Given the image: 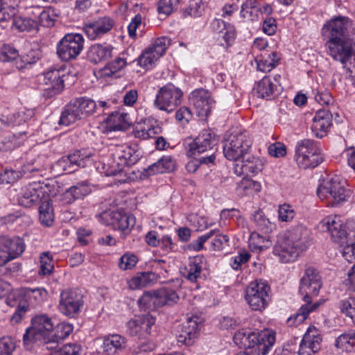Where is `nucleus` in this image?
<instances>
[{"label":"nucleus","mask_w":355,"mask_h":355,"mask_svg":"<svg viewBox=\"0 0 355 355\" xmlns=\"http://www.w3.org/2000/svg\"><path fill=\"white\" fill-rule=\"evenodd\" d=\"M91 188L87 181H82L69 188L64 193V199L67 203H72L76 200L81 199L91 193Z\"/></svg>","instance_id":"obj_38"},{"label":"nucleus","mask_w":355,"mask_h":355,"mask_svg":"<svg viewBox=\"0 0 355 355\" xmlns=\"http://www.w3.org/2000/svg\"><path fill=\"white\" fill-rule=\"evenodd\" d=\"M302 252L284 237L279 239L273 248L274 255L282 263L295 261Z\"/></svg>","instance_id":"obj_20"},{"label":"nucleus","mask_w":355,"mask_h":355,"mask_svg":"<svg viewBox=\"0 0 355 355\" xmlns=\"http://www.w3.org/2000/svg\"><path fill=\"white\" fill-rule=\"evenodd\" d=\"M318 195L320 198H326L332 206H337L349 197V191L340 182L338 177L327 181L318 189Z\"/></svg>","instance_id":"obj_8"},{"label":"nucleus","mask_w":355,"mask_h":355,"mask_svg":"<svg viewBox=\"0 0 355 355\" xmlns=\"http://www.w3.org/2000/svg\"><path fill=\"white\" fill-rule=\"evenodd\" d=\"M54 269L53 257L49 252H44L40 254V266L38 274L40 276L50 275Z\"/></svg>","instance_id":"obj_57"},{"label":"nucleus","mask_w":355,"mask_h":355,"mask_svg":"<svg viewBox=\"0 0 355 355\" xmlns=\"http://www.w3.org/2000/svg\"><path fill=\"white\" fill-rule=\"evenodd\" d=\"M67 75L65 69L50 68L44 73V83L49 86L48 89L52 90L53 94L61 92L64 87V78Z\"/></svg>","instance_id":"obj_25"},{"label":"nucleus","mask_w":355,"mask_h":355,"mask_svg":"<svg viewBox=\"0 0 355 355\" xmlns=\"http://www.w3.org/2000/svg\"><path fill=\"white\" fill-rule=\"evenodd\" d=\"M22 177V173L19 171L12 168H6L0 173V184H12Z\"/></svg>","instance_id":"obj_63"},{"label":"nucleus","mask_w":355,"mask_h":355,"mask_svg":"<svg viewBox=\"0 0 355 355\" xmlns=\"http://www.w3.org/2000/svg\"><path fill=\"white\" fill-rule=\"evenodd\" d=\"M38 60V58L35 55V52L33 50L29 51L27 53L20 55L15 61L16 67L19 69L28 68L34 64Z\"/></svg>","instance_id":"obj_60"},{"label":"nucleus","mask_w":355,"mask_h":355,"mask_svg":"<svg viewBox=\"0 0 355 355\" xmlns=\"http://www.w3.org/2000/svg\"><path fill=\"white\" fill-rule=\"evenodd\" d=\"M73 329V325L69 323L62 322L57 325L51 337H44L45 349H55L59 347L60 343L68 337Z\"/></svg>","instance_id":"obj_27"},{"label":"nucleus","mask_w":355,"mask_h":355,"mask_svg":"<svg viewBox=\"0 0 355 355\" xmlns=\"http://www.w3.org/2000/svg\"><path fill=\"white\" fill-rule=\"evenodd\" d=\"M279 57L276 52H271L267 58H262L257 62V69L262 72H269L273 69L277 64Z\"/></svg>","instance_id":"obj_55"},{"label":"nucleus","mask_w":355,"mask_h":355,"mask_svg":"<svg viewBox=\"0 0 355 355\" xmlns=\"http://www.w3.org/2000/svg\"><path fill=\"white\" fill-rule=\"evenodd\" d=\"M113 49L112 45L105 43L93 44L87 52V58L91 62L99 63L111 58Z\"/></svg>","instance_id":"obj_35"},{"label":"nucleus","mask_w":355,"mask_h":355,"mask_svg":"<svg viewBox=\"0 0 355 355\" xmlns=\"http://www.w3.org/2000/svg\"><path fill=\"white\" fill-rule=\"evenodd\" d=\"M124 53L120 54L112 61L108 62L103 69V74L105 76H114L116 73L120 71L127 65V60Z\"/></svg>","instance_id":"obj_50"},{"label":"nucleus","mask_w":355,"mask_h":355,"mask_svg":"<svg viewBox=\"0 0 355 355\" xmlns=\"http://www.w3.org/2000/svg\"><path fill=\"white\" fill-rule=\"evenodd\" d=\"M128 114L127 113L115 112L110 114L106 121V128L110 131H119L122 130L126 128L127 118Z\"/></svg>","instance_id":"obj_42"},{"label":"nucleus","mask_w":355,"mask_h":355,"mask_svg":"<svg viewBox=\"0 0 355 355\" xmlns=\"http://www.w3.org/2000/svg\"><path fill=\"white\" fill-rule=\"evenodd\" d=\"M111 157L119 170L125 166H130L135 164L140 159V153L131 146L123 144L114 146L110 149Z\"/></svg>","instance_id":"obj_12"},{"label":"nucleus","mask_w":355,"mask_h":355,"mask_svg":"<svg viewBox=\"0 0 355 355\" xmlns=\"http://www.w3.org/2000/svg\"><path fill=\"white\" fill-rule=\"evenodd\" d=\"M322 338L318 331L309 328L300 343L298 355H313L321 348Z\"/></svg>","instance_id":"obj_22"},{"label":"nucleus","mask_w":355,"mask_h":355,"mask_svg":"<svg viewBox=\"0 0 355 355\" xmlns=\"http://www.w3.org/2000/svg\"><path fill=\"white\" fill-rule=\"evenodd\" d=\"M189 101L195 107L199 116H207L215 103L211 93L205 89L198 88L191 92Z\"/></svg>","instance_id":"obj_15"},{"label":"nucleus","mask_w":355,"mask_h":355,"mask_svg":"<svg viewBox=\"0 0 355 355\" xmlns=\"http://www.w3.org/2000/svg\"><path fill=\"white\" fill-rule=\"evenodd\" d=\"M83 305V295L77 290L67 289L60 293L58 309L64 315L70 318H76Z\"/></svg>","instance_id":"obj_9"},{"label":"nucleus","mask_w":355,"mask_h":355,"mask_svg":"<svg viewBox=\"0 0 355 355\" xmlns=\"http://www.w3.org/2000/svg\"><path fill=\"white\" fill-rule=\"evenodd\" d=\"M206 263V259L203 255H197L189 258L188 263L185 266L183 275L191 282L197 281L200 276L202 268Z\"/></svg>","instance_id":"obj_33"},{"label":"nucleus","mask_w":355,"mask_h":355,"mask_svg":"<svg viewBox=\"0 0 355 355\" xmlns=\"http://www.w3.org/2000/svg\"><path fill=\"white\" fill-rule=\"evenodd\" d=\"M32 322L33 326L27 328L23 336L24 344L27 349L37 342L44 345V337H51L54 327L51 318L45 314L35 316Z\"/></svg>","instance_id":"obj_4"},{"label":"nucleus","mask_w":355,"mask_h":355,"mask_svg":"<svg viewBox=\"0 0 355 355\" xmlns=\"http://www.w3.org/2000/svg\"><path fill=\"white\" fill-rule=\"evenodd\" d=\"M320 227L324 232L330 233L333 241L343 245L345 243L347 232L343 223L338 216H329L320 223Z\"/></svg>","instance_id":"obj_16"},{"label":"nucleus","mask_w":355,"mask_h":355,"mask_svg":"<svg viewBox=\"0 0 355 355\" xmlns=\"http://www.w3.org/2000/svg\"><path fill=\"white\" fill-rule=\"evenodd\" d=\"M304 304L301 306L297 312L288 318V321L294 320L295 324H299L306 320L311 313L316 311L322 306L324 300H319L315 302H312L311 295L308 294L302 295Z\"/></svg>","instance_id":"obj_26"},{"label":"nucleus","mask_w":355,"mask_h":355,"mask_svg":"<svg viewBox=\"0 0 355 355\" xmlns=\"http://www.w3.org/2000/svg\"><path fill=\"white\" fill-rule=\"evenodd\" d=\"M202 325L203 320L198 315L188 317L178 336V342L186 345H191L197 338Z\"/></svg>","instance_id":"obj_18"},{"label":"nucleus","mask_w":355,"mask_h":355,"mask_svg":"<svg viewBox=\"0 0 355 355\" xmlns=\"http://www.w3.org/2000/svg\"><path fill=\"white\" fill-rule=\"evenodd\" d=\"M18 294L24 298L28 306L40 305L48 297V291L43 287H22L18 291Z\"/></svg>","instance_id":"obj_32"},{"label":"nucleus","mask_w":355,"mask_h":355,"mask_svg":"<svg viewBox=\"0 0 355 355\" xmlns=\"http://www.w3.org/2000/svg\"><path fill=\"white\" fill-rule=\"evenodd\" d=\"M139 261L138 257L132 253H125L121 257L119 261V268L123 270H128L134 268Z\"/></svg>","instance_id":"obj_62"},{"label":"nucleus","mask_w":355,"mask_h":355,"mask_svg":"<svg viewBox=\"0 0 355 355\" xmlns=\"http://www.w3.org/2000/svg\"><path fill=\"white\" fill-rule=\"evenodd\" d=\"M327 53L334 60L345 65L353 55V40L349 39L327 40L325 43Z\"/></svg>","instance_id":"obj_11"},{"label":"nucleus","mask_w":355,"mask_h":355,"mask_svg":"<svg viewBox=\"0 0 355 355\" xmlns=\"http://www.w3.org/2000/svg\"><path fill=\"white\" fill-rule=\"evenodd\" d=\"M182 96L183 92L179 87L167 83L157 90L153 105L159 110L171 113L181 103Z\"/></svg>","instance_id":"obj_5"},{"label":"nucleus","mask_w":355,"mask_h":355,"mask_svg":"<svg viewBox=\"0 0 355 355\" xmlns=\"http://www.w3.org/2000/svg\"><path fill=\"white\" fill-rule=\"evenodd\" d=\"M58 15L55 9L48 8L42 10V12L38 14V20H35L36 29L40 26L44 27H52L55 24V21Z\"/></svg>","instance_id":"obj_51"},{"label":"nucleus","mask_w":355,"mask_h":355,"mask_svg":"<svg viewBox=\"0 0 355 355\" xmlns=\"http://www.w3.org/2000/svg\"><path fill=\"white\" fill-rule=\"evenodd\" d=\"M270 292V286L266 281L256 279L246 287L245 299L252 310L261 312L269 304Z\"/></svg>","instance_id":"obj_2"},{"label":"nucleus","mask_w":355,"mask_h":355,"mask_svg":"<svg viewBox=\"0 0 355 355\" xmlns=\"http://www.w3.org/2000/svg\"><path fill=\"white\" fill-rule=\"evenodd\" d=\"M81 119H83V117L79 112L76 104H75L73 101H71L63 108L58 124L68 126Z\"/></svg>","instance_id":"obj_40"},{"label":"nucleus","mask_w":355,"mask_h":355,"mask_svg":"<svg viewBox=\"0 0 355 355\" xmlns=\"http://www.w3.org/2000/svg\"><path fill=\"white\" fill-rule=\"evenodd\" d=\"M83 119L94 114L97 110L96 103L87 97L76 98L73 100Z\"/></svg>","instance_id":"obj_45"},{"label":"nucleus","mask_w":355,"mask_h":355,"mask_svg":"<svg viewBox=\"0 0 355 355\" xmlns=\"http://www.w3.org/2000/svg\"><path fill=\"white\" fill-rule=\"evenodd\" d=\"M90 161L89 155H84L80 151L77 150L67 157H63L59 164L67 173H72L78 168L85 167Z\"/></svg>","instance_id":"obj_30"},{"label":"nucleus","mask_w":355,"mask_h":355,"mask_svg":"<svg viewBox=\"0 0 355 355\" xmlns=\"http://www.w3.org/2000/svg\"><path fill=\"white\" fill-rule=\"evenodd\" d=\"M84 46V37L80 33H67L57 44V55L62 61L76 58Z\"/></svg>","instance_id":"obj_7"},{"label":"nucleus","mask_w":355,"mask_h":355,"mask_svg":"<svg viewBox=\"0 0 355 355\" xmlns=\"http://www.w3.org/2000/svg\"><path fill=\"white\" fill-rule=\"evenodd\" d=\"M158 277L153 272H139L129 280L128 286L133 290L150 286L157 282Z\"/></svg>","instance_id":"obj_39"},{"label":"nucleus","mask_w":355,"mask_h":355,"mask_svg":"<svg viewBox=\"0 0 355 355\" xmlns=\"http://www.w3.org/2000/svg\"><path fill=\"white\" fill-rule=\"evenodd\" d=\"M251 220L254 223L256 228L264 233L270 232L274 227V224L269 220L264 213L260 209L254 212Z\"/></svg>","instance_id":"obj_48"},{"label":"nucleus","mask_w":355,"mask_h":355,"mask_svg":"<svg viewBox=\"0 0 355 355\" xmlns=\"http://www.w3.org/2000/svg\"><path fill=\"white\" fill-rule=\"evenodd\" d=\"M261 189V186L259 182L245 178L240 182L237 187L238 192L242 195H251L260 191Z\"/></svg>","instance_id":"obj_56"},{"label":"nucleus","mask_w":355,"mask_h":355,"mask_svg":"<svg viewBox=\"0 0 355 355\" xmlns=\"http://www.w3.org/2000/svg\"><path fill=\"white\" fill-rule=\"evenodd\" d=\"M19 57L18 51L12 45H0V62H6L15 60Z\"/></svg>","instance_id":"obj_59"},{"label":"nucleus","mask_w":355,"mask_h":355,"mask_svg":"<svg viewBox=\"0 0 355 355\" xmlns=\"http://www.w3.org/2000/svg\"><path fill=\"white\" fill-rule=\"evenodd\" d=\"M332 114L329 110L322 109L318 110L311 125V131L313 135L319 139L325 137L331 125Z\"/></svg>","instance_id":"obj_23"},{"label":"nucleus","mask_w":355,"mask_h":355,"mask_svg":"<svg viewBox=\"0 0 355 355\" xmlns=\"http://www.w3.org/2000/svg\"><path fill=\"white\" fill-rule=\"evenodd\" d=\"M127 344L126 338L120 334H111L105 337L101 347L103 352L114 354L125 349Z\"/></svg>","instance_id":"obj_37"},{"label":"nucleus","mask_w":355,"mask_h":355,"mask_svg":"<svg viewBox=\"0 0 355 355\" xmlns=\"http://www.w3.org/2000/svg\"><path fill=\"white\" fill-rule=\"evenodd\" d=\"M263 164L261 159L254 156H249L242 160L241 164L235 165V173L241 175H256L263 169Z\"/></svg>","instance_id":"obj_34"},{"label":"nucleus","mask_w":355,"mask_h":355,"mask_svg":"<svg viewBox=\"0 0 355 355\" xmlns=\"http://www.w3.org/2000/svg\"><path fill=\"white\" fill-rule=\"evenodd\" d=\"M257 0H246L241 6L240 17L250 21L257 19V15H253L252 10L257 8Z\"/></svg>","instance_id":"obj_61"},{"label":"nucleus","mask_w":355,"mask_h":355,"mask_svg":"<svg viewBox=\"0 0 355 355\" xmlns=\"http://www.w3.org/2000/svg\"><path fill=\"white\" fill-rule=\"evenodd\" d=\"M335 346L342 351L351 352L355 347V331H350L340 335L336 340Z\"/></svg>","instance_id":"obj_53"},{"label":"nucleus","mask_w":355,"mask_h":355,"mask_svg":"<svg viewBox=\"0 0 355 355\" xmlns=\"http://www.w3.org/2000/svg\"><path fill=\"white\" fill-rule=\"evenodd\" d=\"M39 220L41 224L51 227L54 221L53 209L49 200H44L39 207Z\"/></svg>","instance_id":"obj_47"},{"label":"nucleus","mask_w":355,"mask_h":355,"mask_svg":"<svg viewBox=\"0 0 355 355\" xmlns=\"http://www.w3.org/2000/svg\"><path fill=\"white\" fill-rule=\"evenodd\" d=\"M175 168V162L170 156H163L157 162L151 164L146 170L148 175H153L156 173H169Z\"/></svg>","instance_id":"obj_41"},{"label":"nucleus","mask_w":355,"mask_h":355,"mask_svg":"<svg viewBox=\"0 0 355 355\" xmlns=\"http://www.w3.org/2000/svg\"><path fill=\"white\" fill-rule=\"evenodd\" d=\"M114 21L108 17H100L98 19L85 24L84 32L91 40L101 38L107 33L113 27Z\"/></svg>","instance_id":"obj_21"},{"label":"nucleus","mask_w":355,"mask_h":355,"mask_svg":"<svg viewBox=\"0 0 355 355\" xmlns=\"http://www.w3.org/2000/svg\"><path fill=\"white\" fill-rule=\"evenodd\" d=\"M155 322V318L150 314L137 317L127 322V331L131 336L137 337L139 339H146L151 334Z\"/></svg>","instance_id":"obj_13"},{"label":"nucleus","mask_w":355,"mask_h":355,"mask_svg":"<svg viewBox=\"0 0 355 355\" xmlns=\"http://www.w3.org/2000/svg\"><path fill=\"white\" fill-rule=\"evenodd\" d=\"M159 307L164 305H171L178 302L179 297L175 291L171 288L163 287L157 289Z\"/></svg>","instance_id":"obj_54"},{"label":"nucleus","mask_w":355,"mask_h":355,"mask_svg":"<svg viewBox=\"0 0 355 355\" xmlns=\"http://www.w3.org/2000/svg\"><path fill=\"white\" fill-rule=\"evenodd\" d=\"M19 2L20 0H0V22L13 20Z\"/></svg>","instance_id":"obj_43"},{"label":"nucleus","mask_w":355,"mask_h":355,"mask_svg":"<svg viewBox=\"0 0 355 355\" xmlns=\"http://www.w3.org/2000/svg\"><path fill=\"white\" fill-rule=\"evenodd\" d=\"M0 242L3 245V248L7 250L13 259L19 257L26 248L24 239L19 236L3 237Z\"/></svg>","instance_id":"obj_36"},{"label":"nucleus","mask_w":355,"mask_h":355,"mask_svg":"<svg viewBox=\"0 0 355 355\" xmlns=\"http://www.w3.org/2000/svg\"><path fill=\"white\" fill-rule=\"evenodd\" d=\"M132 132L136 138L145 140L161 134L162 128L155 118L148 117L137 122Z\"/></svg>","instance_id":"obj_19"},{"label":"nucleus","mask_w":355,"mask_h":355,"mask_svg":"<svg viewBox=\"0 0 355 355\" xmlns=\"http://www.w3.org/2000/svg\"><path fill=\"white\" fill-rule=\"evenodd\" d=\"M215 144V137L211 131L203 130L189 145V150L195 155L211 149Z\"/></svg>","instance_id":"obj_28"},{"label":"nucleus","mask_w":355,"mask_h":355,"mask_svg":"<svg viewBox=\"0 0 355 355\" xmlns=\"http://www.w3.org/2000/svg\"><path fill=\"white\" fill-rule=\"evenodd\" d=\"M252 346L260 347L262 351L269 352L275 343L276 334L272 329H266L261 331H253L251 336Z\"/></svg>","instance_id":"obj_29"},{"label":"nucleus","mask_w":355,"mask_h":355,"mask_svg":"<svg viewBox=\"0 0 355 355\" xmlns=\"http://www.w3.org/2000/svg\"><path fill=\"white\" fill-rule=\"evenodd\" d=\"M169 44L170 40L168 37H158L146 47L135 61H137L138 66L145 70L152 69L164 55Z\"/></svg>","instance_id":"obj_6"},{"label":"nucleus","mask_w":355,"mask_h":355,"mask_svg":"<svg viewBox=\"0 0 355 355\" xmlns=\"http://www.w3.org/2000/svg\"><path fill=\"white\" fill-rule=\"evenodd\" d=\"M46 184L43 186L40 182H32L21 189L18 196V202L21 206L30 207L41 202L44 198Z\"/></svg>","instance_id":"obj_14"},{"label":"nucleus","mask_w":355,"mask_h":355,"mask_svg":"<svg viewBox=\"0 0 355 355\" xmlns=\"http://www.w3.org/2000/svg\"><path fill=\"white\" fill-rule=\"evenodd\" d=\"M207 3V0H190L188 6L182 10L183 17H200L205 11Z\"/></svg>","instance_id":"obj_49"},{"label":"nucleus","mask_w":355,"mask_h":355,"mask_svg":"<svg viewBox=\"0 0 355 355\" xmlns=\"http://www.w3.org/2000/svg\"><path fill=\"white\" fill-rule=\"evenodd\" d=\"M277 85L268 77H263L257 84V92L259 97L270 98L275 95Z\"/></svg>","instance_id":"obj_44"},{"label":"nucleus","mask_w":355,"mask_h":355,"mask_svg":"<svg viewBox=\"0 0 355 355\" xmlns=\"http://www.w3.org/2000/svg\"><path fill=\"white\" fill-rule=\"evenodd\" d=\"M110 225L123 232H130L136 223L135 217L121 211H113L110 215Z\"/></svg>","instance_id":"obj_31"},{"label":"nucleus","mask_w":355,"mask_h":355,"mask_svg":"<svg viewBox=\"0 0 355 355\" xmlns=\"http://www.w3.org/2000/svg\"><path fill=\"white\" fill-rule=\"evenodd\" d=\"M341 312L349 317L355 324V297H349L340 302Z\"/></svg>","instance_id":"obj_64"},{"label":"nucleus","mask_w":355,"mask_h":355,"mask_svg":"<svg viewBox=\"0 0 355 355\" xmlns=\"http://www.w3.org/2000/svg\"><path fill=\"white\" fill-rule=\"evenodd\" d=\"M353 22L347 17L338 16L327 21L322 28V36L327 40L349 39Z\"/></svg>","instance_id":"obj_10"},{"label":"nucleus","mask_w":355,"mask_h":355,"mask_svg":"<svg viewBox=\"0 0 355 355\" xmlns=\"http://www.w3.org/2000/svg\"><path fill=\"white\" fill-rule=\"evenodd\" d=\"M157 290L146 291L138 300L139 306L142 309L154 310L159 308Z\"/></svg>","instance_id":"obj_46"},{"label":"nucleus","mask_w":355,"mask_h":355,"mask_svg":"<svg viewBox=\"0 0 355 355\" xmlns=\"http://www.w3.org/2000/svg\"><path fill=\"white\" fill-rule=\"evenodd\" d=\"M12 27L21 32L35 30V19L31 17H21L15 15L12 20Z\"/></svg>","instance_id":"obj_58"},{"label":"nucleus","mask_w":355,"mask_h":355,"mask_svg":"<svg viewBox=\"0 0 355 355\" xmlns=\"http://www.w3.org/2000/svg\"><path fill=\"white\" fill-rule=\"evenodd\" d=\"M321 287L322 282L319 272L313 267L307 268L300 279L299 293L301 295L317 296Z\"/></svg>","instance_id":"obj_17"},{"label":"nucleus","mask_w":355,"mask_h":355,"mask_svg":"<svg viewBox=\"0 0 355 355\" xmlns=\"http://www.w3.org/2000/svg\"><path fill=\"white\" fill-rule=\"evenodd\" d=\"M295 159L302 168L316 167L323 161L320 144L309 139L299 141L295 147Z\"/></svg>","instance_id":"obj_1"},{"label":"nucleus","mask_w":355,"mask_h":355,"mask_svg":"<svg viewBox=\"0 0 355 355\" xmlns=\"http://www.w3.org/2000/svg\"><path fill=\"white\" fill-rule=\"evenodd\" d=\"M252 144L251 137L247 132H233L225 140L224 155L229 160L238 161L248 154Z\"/></svg>","instance_id":"obj_3"},{"label":"nucleus","mask_w":355,"mask_h":355,"mask_svg":"<svg viewBox=\"0 0 355 355\" xmlns=\"http://www.w3.org/2000/svg\"><path fill=\"white\" fill-rule=\"evenodd\" d=\"M6 303L10 306H15L17 304V307L11 317V322L13 324L18 323L22 318L23 315L28 309V304L24 302H19L18 304L15 300L14 295H10L6 300Z\"/></svg>","instance_id":"obj_52"},{"label":"nucleus","mask_w":355,"mask_h":355,"mask_svg":"<svg viewBox=\"0 0 355 355\" xmlns=\"http://www.w3.org/2000/svg\"><path fill=\"white\" fill-rule=\"evenodd\" d=\"M309 235L310 232L305 226L298 225L291 227L283 237L304 252L308 248Z\"/></svg>","instance_id":"obj_24"}]
</instances>
